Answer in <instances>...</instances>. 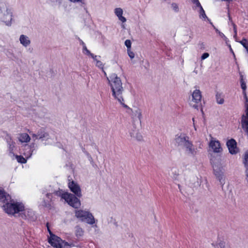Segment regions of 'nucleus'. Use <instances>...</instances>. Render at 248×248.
I'll return each mask as SVG.
<instances>
[{
  "label": "nucleus",
  "mask_w": 248,
  "mask_h": 248,
  "mask_svg": "<svg viewBox=\"0 0 248 248\" xmlns=\"http://www.w3.org/2000/svg\"><path fill=\"white\" fill-rule=\"evenodd\" d=\"M108 83L110 86L112 95L115 99L117 100L124 108L127 109V112L130 114L131 118L133 121L138 120L141 123L142 118V111L138 108L134 109L130 108L124 103L123 98L124 88L122 86V82L121 78L115 73L111 74L109 77L107 78Z\"/></svg>",
  "instance_id": "nucleus-1"
},
{
  "label": "nucleus",
  "mask_w": 248,
  "mask_h": 248,
  "mask_svg": "<svg viewBox=\"0 0 248 248\" xmlns=\"http://www.w3.org/2000/svg\"><path fill=\"white\" fill-rule=\"evenodd\" d=\"M1 205L4 212L9 215L16 216L23 209V204L15 202L11 196L10 200L4 202Z\"/></svg>",
  "instance_id": "nucleus-2"
},
{
  "label": "nucleus",
  "mask_w": 248,
  "mask_h": 248,
  "mask_svg": "<svg viewBox=\"0 0 248 248\" xmlns=\"http://www.w3.org/2000/svg\"><path fill=\"white\" fill-rule=\"evenodd\" d=\"M54 194L64 199L69 205L75 208H78L81 205L80 200L71 193L60 190L56 191Z\"/></svg>",
  "instance_id": "nucleus-3"
},
{
  "label": "nucleus",
  "mask_w": 248,
  "mask_h": 248,
  "mask_svg": "<svg viewBox=\"0 0 248 248\" xmlns=\"http://www.w3.org/2000/svg\"><path fill=\"white\" fill-rule=\"evenodd\" d=\"M13 13L12 10L8 8L4 2L0 3V21L6 25L10 26L12 24Z\"/></svg>",
  "instance_id": "nucleus-4"
},
{
  "label": "nucleus",
  "mask_w": 248,
  "mask_h": 248,
  "mask_svg": "<svg viewBox=\"0 0 248 248\" xmlns=\"http://www.w3.org/2000/svg\"><path fill=\"white\" fill-rule=\"evenodd\" d=\"M75 217L82 222H85L90 225L95 223V218L92 214L88 211L78 210L75 211Z\"/></svg>",
  "instance_id": "nucleus-5"
},
{
  "label": "nucleus",
  "mask_w": 248,
  "mask_h": 248,
  "mask_svg": "<svg viewBox=\"0 0 248 248\" xmlns=\"http://www.w3.org/2000/svg\"><path fill=\"white\" fill-rule=\"evenodd\" d=\"M223 167V164L221 163V160H218L217 162H214L213 164L214 174L222 186L225 184Z\"/></svg>",
  "instance_id": "nucleus-6"
},
{
  "label": "nucleus",
  "mask_w": 248,
  "mask_h": 248,
  "mask_svg": "<svg viewBox=\"0 0 248 248\" xmlns=\"http://www.w3.org/2000/svg\"><path fill=\"white\" fill-rule=\"evenodd\" d=\"M202 93L200 90L195 89L190 98L189 104L193 108L198 109V106L201 104L202 100Z\"/></svg>",
  "instance_id": "nucleus-7"
},
{
  "label": "nucleus",
  "mask_w": 248,
  "mask_h": 248,
  "mask_svg": "<svg viewBox=\"0 0 248 248\" xmlns=\"http://www.w3.org/2000/svg\"><path fill=\"white\" fill-rule=\"evenodd\" d=\"M189 139L185 133H179L175 135L173 143L176 146L182 148Z\"/></svg>",
  "instance_id": "nucleus-8"
},
{
  "label": "nucleus",
  "mask_w": 248,
  "mask_h": 248,
  "mask_svg": "<svg viewBox=\"0 0 248 248\" xmlns=\"http://www.w3.org/2000/svg\"><path fill=\"white\" fill-rule=\"evenodd\" d=\"M181 148L187 155L194 156L197 154V148L194 146L192 142L189 139Z\"/></svg>",
  "instance_id": "nucleus-9"
},
{
  "label": "nucleus",
  "mask_w": 248,
  "mask_h": 248,
  "mask_svg": "<svg viewBox=\"0 0 248 248\" xmlns=\"http://www.w3.org/2000/svg\"><path fill=\"white\" fill-rule=\"evenodd\" d=\"M18 215L25 219L29 220H34L35 219L34 212L30 209L25 208L23 205V209L20 211Z\"/></svg>",
  "instance_id": "nucleus-10"
},
{
  "label": "nucleus",
  "mask_w": 248,
  "mask_h": 248,
  "mask_svg": "<svg viewBox=\"0 0 248 248\" xmlns=\"http://www.w3.org/2000/svg\"><path fill=\"white\" fill-rule=\"evenodd\" d=\"M68 186L71 192H72L77 198H80L82 196L81 190L79 185L74 181H69Z\"/></svg>",
  "instance_id": "nucleus-11"
},
{
  "label": "nucleus",
  "mask_w": 248,
  "mask_h": 248,
  "mask_svg": "<svg viewBox=\"0 0 248 248\" xmlns=\"http://www.w3.org/2000/svg\"><path fill=\"white\" fill-rule=\"evenodd\" d=\"M247 103L246 104V115H243L241 118V124L248 137V98L246 96Z\"/></svg>",
  "instance_id": "nucleus-12"
},
{
  "label": "nucleus",
  "mask_w": 248,
  "mask_h": 248,
  "mask_svg": "<svg viewBox=\"0 0 248 248\" xmlns=\"http://www.w3.org/2000/svg\"><path fill=\"white\" fill-rule=\"evenodd\" d=\"M30 134L31 135L34 140L38 139L44 140L45 139H48L49 136L48 134L43 128L40 129L36 134H34L32 132H30Z\"/></svg>",
  "instance_id": "nucleus-13"
},
{
  "label": "nucleus",
  "mask_w": 248,
  "mask_h": 248,
  "mask_svg": "<svg viewBox=\"0 0 248 248\" xmlns=\"http://www.w3.org/2000/svg\"><path fill=\"white\" fill-rule=\"evenodd\" d=\"M209 146L215 153H220L222 151L220 142L212 137L209 143Z\"/></svg>",
  "instance_id": "nucleus-14"
},
{
  "label": "nucleus",
  "mask_w": 248,
  "mask_h": 248,
  "mask_svg": "<svg viewBox=\"0 0 248 248\" xmlns=\"http://www.w3.org/2000/svg\"><path fill=\"white\" fill-rule=\"evenodd\" d=\"M62 239L58 236L55 234H52L51 236L48 238V242L52 246L56 248H61V246L62 244Z\"/></svg>",
  "instance_id": "nucleus-15"
},
{
  "label": "nucleus",
  "mask_w": 248,
  "mask_h": 248,
  "mask_svg": "<svg viewBox=\"0 0 248 248\" xmlns=\"http://www.w3.org/2000/svg\"><path fill=\"white\" fill-rule=\"evenodd\" d=\"M227 145L231 154H235L237 153L238 150L236 147V142L233 139L228 140L227 142Z\"/></svg>",
  "instance_id": "nucleus-16"
},
{
  "label": "nucleus",
  "mask_w": 248,
  "mask_h": 248,
  "mask_svg": "<svg viewBox=\"0 0 248 248\" xmlns=\"http://www.w3.org/2000/svg\"><path fill=\"white\" fill-rule=\"evenodd\" d=\"M52 202V194L51 193H46L45 197L43 198V201L42 204L43 206L50 207Z\"/></svg>",
  "instance_id": "nucleus-17"
},
{
  "label": "nucleus",
  "mask_w": 248,
  "mask_h": 248,
  "mask_svg": "<svg viewBox=\"0 0 248 248\" xmlns=\"http://www.w3.org/2000/svg\"><path fill=\"white\" fill-rule=\"evenodd\" d=\"M19 40L20 44L24 47L28 46L31 43L29 37L24 34L20 36Z\"/></svg>",
  "instance_id": "nucleus-18"
},
{
  "label": "nucleus",
  "mask_w": 248,
  "mask_h": 248,
  "mask_svg": "<svg viewBox=\"0 0 248 248\" xmlns=\"http://www.w3.org/2000/svg\"><path fill=\"white\" fill-rule=\"evenodd\" d=\"M10 195L5 192V191L0 188V202L1 205L4 202L10 200Z\"/></svg>",
  "instance_id": "nucleus-19"
},
{
  "label": "nucleus",
  "mask_w": 248,
  "mask_h": 248,
  "mask_svg": "<svg viewBox=\"0 0 248 248\" xmlns=\"http://www.w3.org/2000/svg\"><path fill=\"white\" fill-rule=\"evenodd\" d=\"M27 149L26 150H29V151H26L24 154L26 158H30L32 154L33 151L35 150V144L34 143H32L31 145L27 146Z\"/></svg>",
  "instance_id": "nucleus-20"
},
{
  "label": "nucleus",
  "mask_w": 248,
  "mask_h": 248,
  "mask_svg": "<svg viewBox=\"0 0 248 248\" xmlns=\"http://www.w3.org/2000/svg\"><path fill=\"white\" fill-rule=\"evenodd\" d=\"M115 14L118 17V19L123 23L126 22V18L123 16V11L121 8H117L114 10Z\"/></svg>",
  "instance_id": "nucleus-21"
},
{
  "label": "nucleus",
  "mask_w": 248,
  "mask_h": 248,
  "mask_svg": "<svg viewBox=\"0 0 248 248\" xmlns=\"http://www.w3.org/2000/svg\"><path fill=\"white\" fill-rule=\"evenodd\" d=\"M129 134L132 138H135L138 141H141L143 140L142 136L136 128L132 131H130Z\"/></svg>",
  "instance_id": "nucleus-22"
},
{
  "label": "nucleus",
  "mask_w": 248,
  "mask_h": 248,
  "mask_svg": "<svg viewBox=\"0 0 248 248\" xmlns=\"http://www.w3.org/2000/svg\"><path fill=\"white\" fill-rule=\"evenodd\" d=\"M18 140L21 142H28L31 140V138L27 133H21L19 134Z\"/></svg>",
  "instance_id": "nucleus-23"
},
{
  "label": "nucleus",
  "mask_w": 248,
  "mask_h": 248,
  "mask_svg": "<svg viewBox=\"0 0 248 248\" xmlns=\"http://www.w3.org/2000/svg\"><path fill=\"white\" fill-rule=\"evenodd\" d=\"M197 11L199 14V17L200 19L203 20H205L206 19H207L208 21L210 22L209 19L206 16L205 11L202 7H201L200 9H198Z\"/></svg>",
  "instance_id": "nucleus-24"
},
{
  "label": "nucleus",
  "mask_w": 248,
  "mask_h": 248,
  "mask_svg": "<svg viewBox=\"0 0 248 248\" xmlns=\"http://www.w3.org/2000/svg\"><path fill=\"white\" fill-rule=\"evenodd\" d=\"M75 234L77 237L82 236L84 234L83 230L79 226H76L75 228Z\"/></svg>",
  "instance_id": "nucleus-25"
},
{
  "label": "nucleus",
  "mask_w": 248,
  "mask_h": 248,
  "mask_svg": "<svg viewBox=\"0 0 248 248\" xmlns=\"http://www.w3.org/2000/svg\"><path fill=\"white\" fill-rule=\"evenodd\" d=\"M242 163L244 168H248V151H246L242 158Z\"/></svg>",
  "instance_id": "nucleus-26"
},
{
  "label": "nucleus",
  "mask_w": 248,
  "mask_h": 248,
  "mask_svg": "<svg viewBox=\"0 0 248 248\" xmlns=\"http://www.w3.org/2000/svg\"><path fill=\"white\" fill-rule=\"evenodd\" d=\"M192 2L194 4L192 6L193 10L196 11L202 7L199 0H192Z\"/></svg>",
  "instance_id": "nucleus-27"
},
{
  "label": "nucleus",
  "mask_w": 248,
  "mask_h": 248,
  "mask_svg": "<svg viewBox=\"0 0 248 248\" xmlns=\"http://www.w3.org/2000/svg\"><path fill=\"white\" fill-rule=\"evenodd\" d=\"M240 82H241V88H242L244 93H245V100H246V96H247V95L246 94L245 91L246 90L247 86H246V84L243 79V76L242 75H241ZM246 103H247V101H246L245 105L246 104Z\"/></svg>",
  "instance_id": "nucleus-28"
},
{
  "label": "nucleus",
  "mask_w": 248,
  "mask_h": 248,
  "mask_svg": "<svg viewBox=\"0 0 248 248\" xmlns=\"http://www.w3.org/2000/svg\"><path fill=\"white\" fill-rule=\"evenodd\" d=\"M216 97L217 102L218 104H223L224 100V98L221 93H217L216 94Z\"/></svg>",
  "instance_id": "nucleus-29"
},
{
  "label": "nucleus",
  "mask_w": 248,
  "mask_h": 248,
  "mask_svg": "<svg viewBox=\"0 0 248 248\" xmlns=\"http://www.w3.org/2000/svg\"><path fill=\"white\" fill-rule=\"evenodd\" d=\"M8 145L10 153L14 154L15 148V142L13 141H8Z\"/></svg>",
  "instance_id": "nucleus-30"
},
{
  "label": "nucleus",
  "mask_w": 248,
  "mask_h": 248,
  "mask_svg": "<svg viewBox=\"0 0 248 248\" xmlns=\"http://www.w3.org/2000/svg\"><path fill=\"white\" fill-rule=\"evenodd\" d=\"M217 248H230L224 241H220L216 246Z\"/></svg>",
  "instance_id": "nucleus-31"
},
{
  "label": "nucleus",
  "mask_w": 248,
  "mask_h": 248,
  "mask_svg": "<svg viewBox=\"0 0 248 248\" xmlns=\"http://www.w3.org/2000/svg\"><path fill=\"white\" fill-rule=\"evenodd\" d=\"M16 158L19 163H25L26 162V159L21 155H16Z\"/></svg>",
  "instance_id": "nucleus-32"
},
{
  "label": "nucleus",
  "mask_w": 248,
  "mask_h": 248,
  "mask_svg": "<svg viewBox=\"0 0 248 248\" xmlns=\"http://www.w3.org/2000/svg\"><path fill=\"white\" fill-rule=\"evenodd\" d=\"M214 29L215 30L216 32L218 34V35L225 41H226L227 38L225 36V35L221 32H220L215 27H214Z\"/></svg>",
  "instance_id": "nucleus-33"
},
{
  "label": "nucleus",
  "mask_w": 248,
  "mask_h": 248,
  "mask_svg": "<svg viewBox=\"0 0 248 248\" xmlns=\"http://www.w3.org/2000/svg\"><path fill=\"white\" fill-rule=\"evenodd\" d=\"M95 65L98 67V68L103 70V68H104V64L103 63H102V62H101L100 60L99 61H97V62L96 63H95ZM103 72L104 73V74L105 75H106V73L103 70Z\"/></svg>",
  "instance_id": "nucleus-34"
},
{
  "label": "nucleus",
  "mask_w": 248,
  "mask_h": 248,
  "mask_svg": "<svg viewBox=\"0 0 248 248\" xmlns=\"http://www.w3.org/2000/svg\"><path fill=\"white\" fill-rule=\"evenodd\" d=\"M171 7H172L173 10L174 12H178L179 9L178 5L177 4L174 3H172L171 4Z\"/></svg>",
  "instance_id": "nucleus-35"
},
{
  "label": "nucleus",
  "mask_w": 248,
  "mask_h": 248,
  "mask_svg": "<svg viewBox=\"0 0 248 248\" xmlns=\"http://www.w3.org/2000/svg\"><path fill=\"white\" fill-rule=\"evenodd\" d=\"M124 44L125 46L127 47V49H131V42L130 40H126L124 42Z\"/></svg>",
  "instance_id": "nucleus-36"
},
{
  "label": "nucleus",
  "mask_w": 248,
  "mask_h": 248,
  "mask_svg": "<svg viewBox=\"0 0 248 248\" xmlns=\"http://www.w3.org/2000/svg\"><path fill=\"white\" fill-rule=\"evenodd\" d=\"M127 53L129 57L131 59H133L135 57V54L133 52L131 51V49H127Z\"/></svg>",
  "instance_id": "nucleus-37"
},
{
  "label": "nucleus",
  "mask_w": 248,
  "mask_h": 248,
  "mask_svg": "<svg viewBox=\"0 0 248 248\" xmlns=\"http://www.w3.org/2000/svg\"><path fill=\"white\" fill-rule=\"evenodd\" d=\"M83 50L84 53H85L86 54L89 55L90 56L93 54V53H91V52L87 49L86 46L83 47Z\"/></svg>",
  "instance_id": "nucleus-38"
},
{
  "label": "nucleus",
  "mask_w": 248,
  "mask_h": 248,
  "mask_svg": "<svg viewBox=\"0 0 248 248\" xmlns=\"http://www.w3.org/2000/svg\"><path fill=\"white\" fill-rule=\"evenodd\" d=\"M61 248H71L70 246L67 242H62Z\"/></svg>",
  "instance_id": "nucleus-39"
},
{
  "label": "nucleus",
  "mask_w": 248,
  "mask_h": 248,
  "mask_svg": "<svg viewBox=\"0 0 248 248\" xmlns=\"http://www.w3.org/2000/svg\"><path fill=\"white\" fill-rule=\"evenodd\" d=\"M71 2L73 3H80L81 4L85 3V0H68Z\"/></svg>",
  "instance_id": "nucleus-40"
},
{
  "label": "nucleus",
  "mask_w": 248,
  "mask_h": 248,
  "mask_svg": "<svg viewBox=\"0 0 248 248\" xmlns=\"http://www.w3.org/2000/svg\"><path fill=\"white\" fill-rule=\"evenodd\" d=\"M229 17L230 21H231L232 22V25L233 28L234 33L235 34H236V33H237L236 26V25L233 22H232V19H231V18L230 16H229Z\"/></svg>",
  "instance_id": "nucleus-41"
},
{
  "label": "nucleus",
  "mask_w": 248,
  "mask_h": 248,
  "mask_svg": "<svg viewBox=\"0 0 248 248\" xmlns=\"http://www.w3.org/2000/svg\"><path fill=\"white\" fill-rule=\"evenodd\" d=\"M91 57L93 59L94 61L95 62H97V61L99 60L98 59V58H100V56L94 55L93 54H92L91 55Z\"/></svg>",
  "instance_id": "nucleus-42"
},
{
  "label": "nucleus",
  "mask_w": 248,
  "mask_h": 248,
  "mask_svg": "<svg viewBox=\"0 0 248 248\" xmlns=\"http://www.w3.org/2000/svg\"><path fill=\"white\" fill-rule=\"evenodd\" d=\"M209 53H206H206H204L202 55V57H201V59H202V60H204V59H205L209 57Z\"/></svg>",
  "instance_id": "nucleus-43"
},
{
  "label": "nucleus",
  "mask_w": 248,
  "mask_h": 248,
  "mask_svg": "<svg viewBox=\"0 0 248 248\" xmlns=\"http://www.w3.org/2000/svg\"><path fill=\"white\" fill-rule=\"evenodd\" d=\"M51 1L53 5H56L57 4L61 3L60 0H51Z\"/></svg>",
  "instance_id": "nucleus-44"
},
{
  "label": "nucleus",
  "mask_w": 248,
  "mask_h": 248,
  "mask_svg": "<svg viewBox=\"0 0 248 248\" xmlns=\"http://www.w3.org/2000/svg\"><path fill=\"white\" fill-rule=\"evenodd\" d=\"M46 226H47V228L48 232H49V234H50V236H51V235H52V234H53L52 233V232H51V231H50V229H49V227H48V223H47V224H46Z\"/></svg>",
  "instance_id": "nucleus-45"
},
{
  "label": "nucleus",
  "mask_w": 248,
  "mask_h": 248,
  "mask_svg": "<svg viewBox=\"0 0 248 248\" xmlns=\"http://www.w3.org/2000/svg\"><path fill=\"white\" fill-rule=\"evenodd\" d=\"M80 44L82 46V47L86 46L85 44L81 40H80Z\"/></svg>",
  "instance_id": "nucleus-46"
},
{
  "label": "nucleus",
  "mask_w": 248,
  "mask_h": 248,
  "mask_svg": "<svg viewBox=\"0 0 248 248\" xmlns=\"http://www.w3.org/2000/svg\"><path fill=\"white\" fill-rule=\"evenodd\" d=\"M192 121L193 122V125H194V128H195V130H196V126H195V120H194V118L192 119Z\"/></svg>",
  "instance_id": "nucleus-47"
},
{
  "label": "nucleus",
  "mask_w": 248,
  "mask_h": 248,
  "mask_svg": "<svg viewBox=\"0 0 248 248\" xmlns=\"http://www.w3.org/2000/svg\"><path fill=\"white\" fill-rule=\"evenodd\" d=\"M87 155L88 156V158H89L90 160L92 159L91 156L89 154H87Z\"/></svg>",
  "instance_id": "nucleus-48"
},
{
  "label": "nucleus",
  "mask_w": 248,
  "mask_h": 248,
  "mask_svg": "<svg viewBox=\"0 0 248 248\" xmlns=\"http://www.w3.org/2000/svg\"><path fill=\"white\" fill-rule=\"evenodd\" d=\"M222 1H227V2H230V1H232V0H221Z\"/></svg>",
  "instance_id": "nucleus-49"
},
{
  "label": "nucleus",
  "mask_w": 248,
  "mask_h": 248,
  "mask_svg": "<svg viewBox=\"0 0 248 248\" xmlns=\"http://www.w3.org/2000/svg\"><path fill=\"white\" fill-rule=\"evenodd\" d=\"M237 37V33L236 34H234V38H236Z\"/></svg>",
  "instance_id": "nucleus-50"
},
{
  "label": "nucleus",
  "mask_w": 248,
  "mask_h": 248,
  "mask_svg": "<svg viewBox=\"0 0 248 248\" xmlns=\"http://www.w3.org/2000/svg\"><path fill=\"white\" fill-rule=\"evenodd\" d=\"M194 72H195L196 74L197 73V72L196 71H195V70L194 71Z\"/></svg>",
  "instance_id": "nucleus-51"
},
{
  "label": "nucleus",
  "mask_w": 248,
  "mask_h": 248,
  "mask_svg": "<svg viewBox=\"0 0 248 248\" xmlns=\"http://www.w3.org/2000/svg\"><path fill=\"white\" fill-rule=\"evenodd\" d=\"M212 245L213 246H214V247H215V246L214 245V243H212Z\"/></svg>",
  "instance_id": "nucleus-52"
}]
</instances>
